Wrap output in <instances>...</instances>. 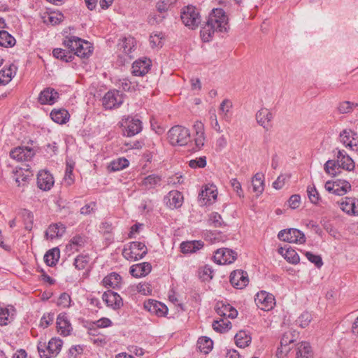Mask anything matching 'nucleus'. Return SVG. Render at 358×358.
<instances>
[{
  "mask_svg": "<svg viewBox=\"0 0 358 358\" xmlns=\"http://www.w3.org/2000/svg\"><path fill=\"white\" fill-rule=\"evenodd\" d=\"M228 28V17L222 8L213 9L208 19L201 29L200 34L204 42L210 40L215 31H226Z\"/></svg>",
  "mask_w": 358,
  "mask_h": 358,
  "instance_id": "nucleus-1",
  "label": "nucleus"
},
{
  "mask_svg": "<svg viewBox=\"0 0 358 358\" xmlns=\"http://www.w3.org/2000/svg\"><path fill=\"white\" fill-rule=\"evenodd\" d=\"M63 44L73 52L74 56L80 57H88L93 51V47L90 42L74 36L66 37Z\"/></svg>",
  "mask_w": 358,
  "mask_h": 358,
  "instance_id": "nucleus-2",
  "label": "nucleus"
},
{
  "mask_svg": "<svg viewBox=\"0 0 358 358\" xmlns=\"http://www.w3.org/2000/svg\"><path fill=\"white\" fill-rule=\"evenodd\" d=\"M168 140L172 145L183 146L190 141L189 130L180 125L172 127L167 134Z\"/></svg>",
  "mask_w": 358,
  "mask_h": 358,
  "instance_id": "nucleus-3",
  "label": "nucleus"
},
{
  "mask_svg": "<svg viewBox=\"0 0 358 358\" xmlns=\"http://www.w3.org/2000/svg\"><path fill=\"white\" fill-rule=\"evenodd\" d=\"M299 338V333L295 330H289L285 332L280 340V346L276 351V356L282 358L288 355L291 350L296 346L295 343Z\"/></svg>",
  "mask_w": 358,
  "mask_h": 358,
  "instance_id": "nucleus-4",
  "label": "nucleus"
},
{
  "mask_svg": "<svg viewBox=\"0 0 358 358\" xmlns=\"http://www.w3.org/2000/svg\"><path fill=\"white\" fill-rule=\"evenodd\" d=\"M148 253L145 245L142 242L134 241L122 250V256L129 261H138Z\"/></svg>",
  "mask_w": 358,
  "mask_h": 358,
  "instance_id": "nucleus-5",
  "label": "nucleus"
},
{
  "mask_svg": "<svg viewBox=\"0 0 358 358\" xmlns=\"http://www.w3.org/2000/svg\"><path fill=\"white\" fill-rule=\"evenodd\" d=\"M62 344V341L57 338L50 339L48 345H46L45 343L39 342L37 349L41 358H51L57 356L61 351Z\"/></svg>",
  "mask_w": 358,
  "mask_h": 358,
  "instance_id": "nucleus-6",
  "label": "nucleus"
},
{
  "mask_svg": "<svg viewBox=\"0 0 358 358\" xmlns=\"http://www.w3.org/2000/svg\"><path fill=\"white\" fill-rule=\"evenodd\" d=\"M180 17L183 24L192 29L197 27L201 22V16L198 9L192 5L182 9Z\"/></svg>",
  "mask_w": 358,
  "mask_h": 358,
  "instance_id": "nucleus-7",
  "label": "nucleus"
},
{
  "mask_svg": "<svg viewBox=\"0 0 358 358\" xmlns=\"http://www.w3.org/2000/svg\"><path fill=\"white\" fill-rule=\"evenodd\" d=\"M121 126L124 127V136L127 137L139 134L143 129L142 122L138 118L129 115L122 119Z\"/></svg>",
  "mask_w": 358,
  "mask_h": 358,
  "instance_id": "nucleus-8",
  "label": "nucleus"
},
{
  "mask_svg": "<svg viewBox=\"0 0 358 358\" xmlns=\"http://www.w3.org/2000/svg\"><path fill=\"white\" fill-rule=\"evenodd\" d=\"M278 238L282 241L294 243H303L306 237L303 233L296 229H288L279 231Z\"/></svg>",
  "mask_w": 358,
  "mask_h": 358,
  "instance_id": "nucleus-9",
  "label": "nucleus"
},
{
  "mask_svg": "<svg viewBox=\"0 0 358 358\" xmlns=\"http://www.w3.org/2000/svg\"><path fill=\"white\" fill-rule=\"evenodd\" d=\"M122 94L118 90H110L103 97L102 104L106 109L119 107L123 103Z\"/></svg>",
  "mask_w": 358,
  "mask_h": 358,
  "instance_id": "nucleus-10",
  "label": "nucleus"
},
{
  "mask_svg": "<svg viewBox=\"0 0 358 358\" xmlns=\"http://www.w3.org/2000/svg\"><path fill=\"white\" fill-rule=\"evenodd\" d=\"M255 301L260 309L265 311L273 309L275 304L274 296L266 291L258 292L255 296Z\"/></svg>",
  "mask_w": 358,
  "mask_h": 358,
  "instance_id": "nucleus-11",
  "label": "nucleus"
},
{
  "mask_svg": "<svg viewBox=\"0 0 358 358\" xmlns=\"http://www.w3.org/2000/svg\"><path fill=\"white\" fill-rule=\"evenodd\" d=\"M237 254L228 248L217 249L213 255V259L217 264H229L236 259Z\"/></svg>",
  "mask_w": 358,
  "mask_h": 358,
  "instance_id": "nucleus-12",
  "label": "nucleus"
},
{
  "mask_svg": "<svg viewBox=\"0 0 358 358\" xmlns=\"http://www.w3.org/2000/svg\"><path fill=\"white\" fill-rule=\"evenodd\" d=\"M183 195L177 190L170 191L164 197V203L170 209H177L183 203Z\"/></svg>",
  "mask_w": 358,
  "mask_h": 358,
  "instance_id": "nucleus-13",
  "label": "nucleus"
},
{
  "mask_svg": "<svg viewBox=\"0 0 358 358\" xmlns=\"http://www.w3.org/2000/svg\"><path fill=\"white\" fill-rule=\"evenodd\" d=\"M34 155V150L28 147L19 146L11 150L10 152V157L17 162L29 161Z\"/></svg>",
  "mask_w": 358,
  "mask_h": 358,
  "instance_id": "nucleus-14",
  "label": "nucleus"
},
{
  "mask_svg": "<svg viewBox=\"0 0 358 358\" xmlns=\"http://www.w3.org/2000/svg\"><path fill=\"white\" fill-rule=\"evenodd\" d=\"M217 192L215 186H206L199 194V202L201 206L213 203L217 199Z\"/></svg>",
  "mask_w": 358,
  "mask_h": 358,
  "instance_id": "nucleus-15",
  "label": "nucleus"
},
{
  "mask_svg": "<svg viewBox=\"0 0 358 358\" xmlns=\"http://www.w3.org/2000/svg\"><path fill=\"white\" fill-rule=\"evenodd\" d=\"M33 175L29 165L26 169L20 167L13 171V178L18 187L26 186Z\"/></svg>",
  "mask_w": 358,
  "mask_h": 358,
  "instance_id": "nucleus-16",
  "label": "nucleus"
},
{
  "mask_svg": "<svg viewBox=\"0 0 358 358\" xmlns=\"http://www.w3.org/2000/svg\"><path fill=\"white\" fill-rule=\"evenodd\" d=\"M102 299L108 307L114 310H118L123 306L122 297L117 292L110 290L103 294Z\"/></svg>",
  "mask_w": 358,
  "mask_h": 358,
  "instance_id": "nucleus-17",
  "label": "nucleus"
},
{
  "mask_svg": "<svg viewBox=\"0 0 358 358\" xmlns=\"http://www.w3.org/2000/svg\"><path fill=\"white\" fill-rule=\"evenodd\" d=\"M55 183L52 175L48 171H41L37 175V186L43 191L50 190Z\"/></svg>",
  "mask_w": 358,
  "mask_h": 358,
  "instance_id": "nucleus-18",
  "label": "nucleus"
},
{
  "mask_svg": "<svg viewBox=\"0 0 358 358\" xmlns=\"http://www.w3.org/2000/svg\"><path fill=\"white\" fill-rule=\"evenodd\" d=\"M194 130V150H201L204 145L205 143V133H204V124L201 121H196L193 125Z\"/></svg>",
  "mask_w": 358,
  "mask_h": 358,
  "instance_id": "nucleus-19",
  "label": "nucleus"
},
{
  "mask_svg": "<svg viewBox=\"0 0 358 358\" xmlns=\"http://www.w3.org/2000/svg\"><path fill=\"white\" fill-rule=\"evenodd\" d=\"M248 277L243 270L234 271L230 275V282L237 289H243L248 283Z\"/></svg>",
  "mask_w": 358,
  "mask_h": 358,
  "instance_id": "nucleus-20",
  "label": "nucleus"
},
{
  "mask_svg": "<svg viewBox=\"0 0 358 358\" xmlns=\"http://www.w3.org/2000/svg\"><path fill=\"white\" fill-rule=\"evenodd\" d=\"M152 65L151 60L147 58L135 61L132 64V74L135 76H143L145 75Z\"/></svg>",
  "mask_w": 358,
  "mask_h": 358,
  "instance_id": "nucleus-21",
  "label": "nucleus"
},
{
  "mask_svg": "<svg viewBox=\"0 0 358 358\" xmlns=\"http://www.w3.org/2000/svg\"><path fill=\"white\" fill-rule=\"evenodd\" d=\"M117 45L119 50L122 51L130 59L133 57L131 54L135 51L136 47V41L134 37L129 36L122 38Z\"/></svg>",
  "mask_w": 358,
  "mask_h": 358,
  "instance_id": "nucleus-22",
  "label": "nucleus"
},
{
  "mask_svg": "<svg viewBox=\"0 0 358 358\" xmlns=\"http://www.w3.org/2000/svg\"><path fill=\"white\" fill-rule=\"evenodd\" d=\"M59 98V93L53 88L47 87L41 92L38 100L41 104L52 105Z\"/></svg>",
  "mask_w": 358,
  "mask_h": 358,
  "instance_id": "nucleus-23",
  "label": "nucleus"
},
{
  "mask_svg": "<svg viewBox=\"0 0 358 358\" xmlns=\"http://www.w3.org/2000/svg\"><path fill=\"white\" fill-rule=\"evenodd\" d=\"M341 209L348 215H358V199L345 197L339 203Z\"/></svg>",
  "mask_w": 358,
  "mask_h": 358,
  "instance_id": "nucleus-24",
  "label": "nucleus"
},
{
  "mask_svg": "<svg viewBox=\"0 0 358 358\" xmlns=\"http://www.w3.org/2000/svg\"><path fill=\"white\" fill-rule=\"evenodd\" d=\"M57 328L58 332L64 336L70 334L73 328L66 313H63L59 314L57 318Z\"/></svg>",
  "mask_w": 358,
  "mask_h": 358,
  "instance_id": "nucleus-25",
  "label": "nucleus"
},
{
  "mask_svg": "<svg viewBox=\"0 0 358 358\" xmlns=\"http://www.w3.org/2000/svg\"><path fill=\"white\" fill-rule=\"evenodd\" d=\"M336 158H338V165L340 168L349 171L355 169L354 161L345 150H338Z\"/></svg>",
  "mask_w": 358,
  "mask_h": 358,
  "instance_id": "nucleus-26",
  "label": "nucleus"
},
{
  "mask_svg": "<svg viewBox=\"0 0 358 358\" xmlns=\"http://www.w3.org/2000/svg\"><path fill=\"white\" fill-rule=\"evenodd\" d=\"M144 307L150 313L159 317L164 316L168 312V308L164 303L155 300L148 301L145 303Z\"/></svg>",
  "mask_w": 358,
  "mask_h": 358,
  "instance_id": "nucleus-27",
  "label": "nucleus"
},
{
  "mask_svg": "<svg viewBox=\"0 0 358 358\" xmlns=\"http://www.w3.org/2000/svg\"><path fill=\"white\" fill-rule=\"evenodd\" d=\"M66 231V227L61 222L50 224L45 232L46 239L52 240L62 237Z\"/></svg>",
  "mask_w": 358,
  "mask_h": 358,
  "instance_id": "nucleus-28",
  "label": "nucleus"
},
{
  "mask_svg": "<svg viewBox=\"0 0 358 358\" xmlns=\"http://www.w3.org/2000/svg\"><path fill=\"white\" fill-rule=\"evenodd\" d=\"M272 113L266 108H262L257 111L256 114V120L257 123L268 130L270 127V123L273 120Z\"/></svg>",
  "mask_w": 358,
  "mask_h": 358,
  "instance_id": "nucleus-29",
  "label": "nucleus"
},
{
  "mask_svg": "<svg viewBox=\"0 0 358 358\" xmlns=\"http://www.w3.org/2000/svg\"><path fill=\"white\" fill-rule=\"evenodd\" d=\"M86 243V237L83 235H76L73 236L68 245L66 246V251L71 254H73L85 246Z\"/></svg>",
  "mask_w": 358,
  "mask_h": 358,
  "instance_id": "nucleus-30",
  "label": "nucleus"
},
{
  "mask_svg": "<svg viewBox=\"0 0 358 358\" xmlns=\"http://www.w3.org/2000/svg\"><path fill=\"white\" fill-rule=\"evenodd\" d=\"M152 266L149 262H143L132 265L130 267L129 273L135 278L145 276L150 273Z\"/></svg>",
  "mask_w": 358,
  "mask_h": 358,
  "instance_id": "nucleus-31",
  "label": "nucleus"
},
{
  "mask_svg": "<svg viewBox=\"0 0 358 358\" xmlns=\"http://www.w3.org/2000/svg\"><path fill=\"white\" fill-rule=\"evenodd\" d=\"M216 313L221 317L235 318L238 311L229 304H224L222 302L217 303L215 307Z\"/></svg>",
  "mask_w": 358,
  "mask_h": 358,
  "instance_id": "nucleus-32",
  "label": "nucleus"
},
{
  "mask_svg": "<svg viewBox=\"0 0 358 358\" xmlns=\"http://www.w3.org/2000/svg\"><path fill=\"white\" fill-rule=\"evenodd\" d=\"M121 284L122 278L115 272L108 274L102 280L103 286L107 288L118 289L120 287Z\"/></svg>",
  "mask_w": 358,
  "mask_h": 358,
  "instance_id": "nucleus-33",
  "label": "nucleus"
},
{
  "mask_svg": "<svg viewBox=\"0 0 358 358\" xmlns=\"http://www.w3.org/2000/svg\"><path fill=\"white\" fill-rule=\"evenodd\" d=\"M162 177L157 174H150L145 177L142 182L141 186L146 190H150L159 187L162 184Z\"/></svg>",
  "mask_w": 358,
  "mask_h": 358,
  "instance_id": "nucleus-34",
  "label": "nucleus"
},
{
  "mask_svg": "<svg viewBox=\"0 0 358 358\" xmlns=\"http://www.w3.org/2000/svg\"><path fill=\"white\" fill-rule=\"evenodd\" d=\"M204 245L202 241H192L182 242L180 244V249L182 253H194L201 249Z\"/></svg>",
  "mask_w": 358,
  "mask_h": 358,
  "instance_id": "nucleus-35",
  "label": "nucleus"
},
{
  "mask_svg": "<svg viewBox=\"0 0 358 358\" xmlns=\"http://www.w3.org/2000/svg\"><path fill=\"white\" fill-rule=\"evenodd\" d=\"M356 135L357 134L351 130H343L340 134V141L345 147L354 150L353 148L357 146V143L353 142Z\"/></svg>",
  "mask_w": 358,
  "mask_h": 358,
  "instance_id": "nucleus-36",
  "label": "nucleus"
},
{
  "mask_svg": "<svg viewBox=\"0 0 358 358\" xmlns=\"http://www.w3.org/2000/svg\"><path fill=\"white\" fill-rule=\"evenodd\" d=\"M50 117L55 122L63 124L69 120V114L65 109H54L50 113Z\"/></svg>",
  "mask_w": 358,
  "mask_h": 358,
  "instance_id": "nucleus-37",
  "label": "nucleus"
},
{
  "mask_svg": "<svg viewBox=\"0 0 358 358\" xmlns=\"http://www.w3.org/2000/svg\"><path fill=\"white\" fill-rule=\"evenodd\" d=\"M60 257V250L57 248H54L48 250L44 256V261L49 266H54L59 261Z\"/></svg>",
  "mask_w": 358,
  "mask_h": 358,
  "instance_id": "nucleus-38",
  "label": "nucleus"
},
{
  "mask_svg": "<svg viewBox=\"0 0 358 358\" xmlns=\"http://www.w3.org/2000/svg\"><path fill=\"white\" fill-rule=\"evenodd\" d=\"M52 55L55 58L66 62H71L74 59V54L71 50L67 51L62 48H55Z\"/></svg>",
  "mask_w": 358,
  "mask_h": 358,
  "instance_id": "nucleus-39",
  "label": "nucleus"
},
{
  "mask_svg": "<svg viewBox=\"0 0 358 358\" xmlns=\"http://www.w3.org/2000/svg\"><path fill=\"white\" fill-rule=\"evenodd\" d=\"M235 342L238 347L245 348L251 343V336L245 331H240L235 336Z\"/></svg>",
  "mask_w": 358,
  "mask_h": 358,
  "instance_id": "nucleus-40",
  "label": "nucleus"
},
{
  "mask_svg": "<svg viewBox=\"0 0 358 358\" xmlns=\"http://www.w3.org/2000/svg\"><path fill=\"white\" fill-rule=\"evenodd\" d=\"M64 15L61 13H50L45 14L43 16V22L47 24H59L64 20Z\"/></svg>",
  "mask_w": 358,
  "mask_h": 358,
  "instance_id": "nucleus-41",
  "label": "nucleus"
},
{
  "mask_svg": "<svg viewBox=\"0 0 358 358\" xmlns=\"http://www.w3.org/2000/svg\"><path fill=\"white\" fill-rule=\"evenodd\" d=\"M252 189L255 192L261 194L264 189V176L262 173H257L252 180Z\"/></svg>",
  "mask_w": 358,
  "mask_h": 358,
  "instance_id": "nucleus-42",
  "label": "nucleus"
},
{
  "mask_svg": "<svg viewBox=\"0 0 358 358\" xmlns=\"http://www.w3.org/2000/svg\"><path fill=\"white\" fill-rule=\"evenodd\" d=\"M296 358H313V353L309 343H299L296 348Z\"/></svg>",
  "mask_w": 358,
  "mask_h": 358,
  "instance_id": "nucleus-43",
  "label": "nucleus"
},
{
  "mask_svg": "<svg viewBox=\"0 0 358 358\" xmlns=\"http://www.w3.org/2000/svg\"><path fill=\"white\" fill-rule=\"evenodd\" d=\"M178 0H159L157 4L156 8L157 11L162 14V16H159L160 17L159 21H161L163 18L165 17L164 14L169 10V9L174 5Z\"/></svg>",
  "mask_w": 358,
  "mask_h": 358,
  "instance_id": "nucleus-44",
  "label": "nucleus"
},
{
  "mask_svg": "<svg viewBox=\"0 0 358 358\" xmlns=\"http://www.w3.org/2000/svg\"><path fill=\"white\" fill-rule=\"evenodd\" d=\"M14 309L11 311L8 308L0 304V325L6 326L13 319Z\"/></svg>",
  "mask_w": 358,
  "mask_h": 358,
  "instance_id": "nucleus-45",
  "label": "nucleus"
},
{
  "mask_svg": "<svg viewBox=\"0 0 358 358\" xmlns=\"http://www.w3.org/2000/svg\"><path fill=\"white\" fill-rule=\"evenodd\" d=\"M197 348L201 352L208 354L213 348V341L208 337H201L197 341Z\"/></svg>",
  "mask_w": 358,
  "mask_h": 358,
  "instance_id": "nucleus-46",
  "label": "nucleus"
},
{
  "mask_svg": "<svg viewBox=\"0 0 358 358\" xmlns=\"http://www.w3.org/2000/svg\"><path fill=\"white\" fill-rule=\"evenodd\" d=\"M129 165V162L124 157H120L117 159L112 161L108 165V169L111 171H121Z\"/></svg>",
  "mask_w": 358,
  "mask_h": 358,
  "instance_id": "nucleus-47",
  "label": "nucleus"
},
{
  "mask_svg": "<svg viewBox=\"0 0 358 358\" xmlns=\"http://www.w3.org/2000/svg\"><path fill=\"white\" fill-rule=\"evenodd\" d=\"M233 104L231 101L229 99H224L222 101V102L220 103V115H222V119L225 121H229L230 120V116L229 115V113L230 110L232 108Z\"/></svg>",
  "mask_w": 358,
  "mask_h": 358,
  "instance_id": "nucleus-48",
  "label": "nucleus"
},
{
  "mask_svg": "<svg viewBox=\"0 0 358 358\" xmlns=\"http://www.w3.org/2000/svg\"><path fill=\"white\" fill-rule=\"evenodd\" d=\"M283 250L284 249L282 248H280L279 249V252L285 257V259H287V261L294 264L299 262V256L295 250L290 248H287V250H285V253H283Z\"/></svg>",
  "mask_w": 358,
  "mask_h": 358,
  "instance_id": "nucleus-49",
  "label": "nucleus"
},
{
  "mask_svg": "<svg viewBox=\"0 0 358 358\" xmlns=\"http://www.w3.org/2000/svg\"><path fill=\"white\" fill-rule=\"evenodd\" d=\"M15 44V39L8 31H0V45L3 47H13Z\"/></svg>",
  "mask_w": 358,
  "mask_h": 358,
  "instance_id": "nucleus-50",
  "label": "nucleus"
},
{
  "mask_svg": "<svg viewBox=\"0 0 358 358\" xmlns=\"http://www.w3.org/2000/svg\"><path fill=\"white\" fill-rule=\"evenodd\" d=\"M336 184L335 194L342 196L346 194L351 188L350 184L346 180H338L334 181Z\"/></svg>",
  "mask_w": 358,
  "mask_h": 358,
  "instance_id": "nucleus-51",
  "label": "nucleus"
},
{
  "mask_svg": "<svg viewBox=\"0 0 358 358\" xmlns=\"http://www.w3.org/2000/svg\"><path fill=\"white\" fill-rule=\"evenodd\" d=\"M340 167L338 165V158L336 161L328 160L324 166V169L327 173L332 176H336L339 172Z\"/></svg>",
  "mask_w": 358,
  "mask_h": 358,
  "instance_id": "nucleus-52",
  "label": "nucleus"
},
{
  "mask_svg": "<svg viewBox=\"0 0 358 358\" xmlns=\"http://www.w3.org/2000/svg\"><path fill=\"white\" fill-rule=\"evenodd\" d=\"M13 66L10 65L8 68H3L0 71V85H5L8 84L13 78Z\"/></svg>",
  "mask_w": 358,
  "mask_h": 358,
  "instance_id": "nucleus-53",
  "label": "nucleus"
},
{
  "mask_svg": "<svg viewBox=\"0 0 358 358\" xmlns=\"http://www.w3.org/2000/svg\"><path fill=\"white\" fill-rule=\"evenodd\" d=\"M212 326L215 331L222 333L231 328V322L227 320L221 319L220 320H215Z\"/></svg>",
  "mask_w": 358,
  "mask_h": 358,
  "instance_id": "nucleus-54",
  "label": "nucleus"
},
{
  "mask_svg": "<svg viewBox=\"0 0 358 358\" xmlns=\"http://www.w3.org/2000/svg\"><path fill=\"white\" fill-rule=\"evenodd\" d=\"M357 106H358L357 103L345 101L339 103L338 106V110L341 114L350 113H352L354 108Z\"/></svg>",
  "mask_w": 358,
  "mask_h": 358,
  "instance_id": "nucleus-55",
  "label": "nucleus"
},
{
  "mask_svg": "<svg viewBox=\"0 0 358 358\" xmlns=\"http://www.w3.org/2000/svg\"><path fill=\"white\" fill-rule=\"evenodd\" d=\"M90 262L88 255H80L74 260V266L78 270H83L86 268Z\"/></svg>",
  "mask_w": 358,
  "mask_h": 358,
  "instance_id": "nucleus-56",
  "label": "nucleus"
},
{
  "mask_svg": "<svg viewBox=\"0 0 358 358\" xmlns=\"http://www.w3.org/2000/svg\"><path fill=\"white\" fill-rule=\"evenodd\" d=\"M307 194L309 200L310 202L313 204L317 205L320 203V201H321V198L320 196V194L318 193L317 190L315 187V186H308L307 187Z\"/></svg>",
  "mask_w": 358,
  "mask_h": 358,
  "instance_id": "nucleus-57",
  "label": "nucleus"
},
{
  "mask_svg": "<svg viewBox=\"0 0 358 358\" xmlns=\"http://www.w3.org/2000/svg\"><path fill=\"white\" fill-rule=\"evenodd\" d=\"M208 223L214 227H220L224 222L221 215L217 212H213L209 215Z\"/></svg>",
  "mask_w": 358,
  "mask_h": 358,
  "instance_id": "nucleus-58",
  "label": "nucleus"
},
{
  "mask_svg": "<svg viewBox=\"0 0 358 358\" xmlns=\"http://www.w3.org/2000/svg\"><path fill=\"white\" fill-rule=\"evenodd\" d=\"M22 216L24 222L25 229L31 230L34 222L33 213L28 210L24 209L22 212Z\"/></svg>",
  "mask_w": 358,
  "mask_h": 358,
  "instance_id": "nucleus-59",
  "label": "nucleus"
},
{
  "mask_svg": "<svg viewBox=\"0 0 358 358\" xmlns=\"http://www.w3.org/2000/svg\"><path fill=\"white\" fill-rule=\"evenodd\" d=\"M164 34L162 32L150 35V43L152 48H161L163 45Z\"/></svg>",
  "mask_w": 358,
  "mask_h": 358,
  "instance_id": "nucleus-60",
  "label": "nucleus"
},
{
  "mask_svg": "<svg viewBox=\"0 0 358 358\" xmlns=\"http://www.w3.org/2000/svg\"><path fill=\"white\" fill-rule=\"evenodd\" d=\"M96 210V203L95 201H91L88 203H86L84 206H83L80 210V214L83 215H89L92 213H95Z\"/></svg>",
  "mask_w": 358,
  "mask_h": 358,
  "instance_id": "nucleus-61",
  "label": "nucleus"
},
{
  "mask_svg": "<svg viewBox=\"0 0 358 358\" xmlns=\"http://www.w3.org/2000/svg\"><path fill=\"white\" fill-rule=\"evenodd\" d=\"M307 259L312 263H313L317 268H320L322 264V259L320 255H315L310 252H306L305 253Z\"/></svg>",
  "mask_w": 358,
  "mask_h": 358,
  "instance_id": "nucleus-62",
  "label": "nucleus"
},
{
  "mask_svg": "<svg viewBox=\"0 0 358 358\" xmlns=\"http://www.w3.org/2000/svg\"><path fill=\"white\" fill-rule=\"evenodd\" d=\"M189 166L192 169L204 168L206 166V157L203 156L189 162Z\"/></svg>",
  "mask_w": 358,
  "mask_h": 358,
  "instance_id": "nucleus-63",
  "label": "nucleus"
},
{
  "mask_svg": "<svg viewBox=\"0 0 358 358\" xmlns=\"http://www.w3.org/2000/svg\"><path fill=\"white\" fill-rule=\"evenodd\" d=\"M71 296L69 294L64 292L60 294L58 300L57 305L63 308H68L71 306Z\"/></svg>",
  "mask_w": 358,
  "mask_h": 358,
  "instance_id": "nucleus-64",
  "label": "nucleus"
}]
</instances>
